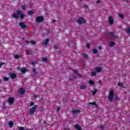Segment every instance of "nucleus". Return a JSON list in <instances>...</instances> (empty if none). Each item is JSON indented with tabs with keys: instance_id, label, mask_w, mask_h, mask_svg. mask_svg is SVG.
Listing matches in <instances>:
<instances>
[{
	"instance_id": "473e14b6",
	"label": "nucleus",
	"mask_w": 130,
	"mask_h": 130,
	"mask_svg": "<svg viewBox=\"0 0 130 130\" xmlns=\"http://www.w3.org/2000/svg\"><path fill=\"white\" fill-rule=\"evenodd\" d=\"M42 61L44 62H46L47 61V58L44 57L42 59Z\"/></svg>"
},
{
	"instance_id": "6e6552de",
	"label": "nucleus",
	"mask_w": 130,
	"mask_h": 130,
	"mask_svg": "<svg viewBox=\"0 0 130 130\" xmlns=\"http://www.w3.org/2000/svg\"><path fill=\"white\" fill-rule=\"evenodd\" d=\"M108 21L110 25H113V24H114V20H113V17H112V16H110Z\"/></svg>"
},
{
	"instance_id": "3c124183",
	"label": "nucleus",
	"mask_w": 130,
	"mask_h": 130,
	"mask_svg": "<svg viewBox=\"0 0 130 130\" xmlns=\"http://www.w3.org/2000/svg\"><path fill=\"white\" fill-rule=\"evenodd\" d=\"M102 49V47H101V46H99V50H101Z\"/></svg>"
},
{
	"instance_id": "052dcab7",
	"label": "nucleus",
	"mask_w": 130,
	"mask_h": 130,
	"mask_svg": "<svg viewBox=\"0 0 130 130\" xmlns=\"http://www.w3.org/2000/svg\"><path fill=\"white\" fill-rule=\"evenodd\" d=\"M3 104H4V106L6 105V104L5 103Z\"/></svg>"
},
{
	"instance_id": "f8f14e48",
	"label": "nucleus",
	"mask_w": 130,
	"mask_h": 130,
	"mask_svg": "<svg viewBox=\"0 0 130 130\" xmlns=\"http://www.w3.org/2000/svg\"><path fill=\"white\" fill-rule=\"evenodd\" d=\"M95 71L96 73H101L102 72V68L99 67L95 68Z\"/></svg>"
},
{
	"instance_id": "79ce46f5",
	"label": "nucleus",
	"mask_w": 130,
	"mask_h": 130,
	"mask_svg": "<svg viewBox=\"0 0 130 130\" xmlns=\"http://www.w3.org/2000/svg\"><path fill=\"white\" fill-rule=\"evenodd\" d=\"M115 101H117L118 100V96H117V95L115 96Z\"/></svg>"
},
{
	"instance_id": "c03bdc74",
	"label": "nucleus",
	"mask_w": 130,
	"mask_h": 130,
	"mask_svg": "<svg viewBox=\"0 0 130 130\" xmlns=\"http://www.w3.org/2000/svg\"><path fill=\"white\" fill-rule=\"evenodd\" d=\"M3 64H5V62H0V68H2V66H3Z\"/></svg>"
},
{
	"instance_id": "7c9ffc66",
	"label": "nucleus",
	"mask_w": 130,
	"mask_h": 130,
	"mask_svg": "<svg viewBox=\"0 0 130 130\" xmlns=\"http://www.w3.org/2000/svg\"><path fill=\"white\" fill-rule=\"evenodd\" d=\"M21 9H22V10H23L24 11L26 10V5H22Z\"/></svg>"
},
{
	"instance_id": "6e6d98bb",
	"label": "nucleus",
	"mask_w": 130,
	"mask_h": 130,
	"mask_svg": "<svg viewBox=\"0 0 130 130\" xmlns=\"http://www.w3.org/2000/svg\"><path fill=\"white\" fill-rule=\"evenodd\" d=\"M73 80H74V78H69V81H73Z\"/></svg>"
},
{
	"instance_id": "a19ab883",
	"label": "nucleus",
	"mask_w": 130,
	"mask_h": 130,
	"mask_svg": "<svg viewBox=\"0 0 130 130\" xmlns=\"http://www.w3.org/2000/svg\"><path fill=\"white\" fill-rule=\"evenodd\" d=\"M83 8H84V9H88V5H86V4L84 5H83Z\"/></svg>"
},
{
	"instance_id": "864d4df0",
	"label": "nucleus",
	"mask_w": 130,
	"mask_h": 130,
	"mask_svg": "<svg viewBox=\"0 0 130 130\" xmlns=\"http://www.w3.org/2000/svg\"><path fill=\"white\" fill-rule=\"evenodd\" d=\"M3 110H6L7 109V107H3Z\"/></svg>"
},
{
	"instance_id": "bb28decb",
	"label": "nucleus",
	"mask_w": 130,
	"mask_h": 130,
	"mask_svg": "<svg viewBox=\"0 0 130 130\" xmlns=\"http://www.w3.org/2000/svg\"><path fill=\"white\" fill-rule=\"evenodd\" d=\"M86 88H87V87H86V85H81L80 86V89H81V90H84V89H86Z\"/></svg>"
},
{
	"instance_id": "5fc2aeb1",
	"label": "nucleus",
	"mask_w": 130,
	"mask_h": 130,
	"mask_svg": "<svg viewBox=\"0 0 130 130\" xmlns=\"http://www.w3.org/2000/svg\"><path fill=\"white\" fill-rule=\"evenodd\" d=\"M101 2V1L100 0H98L96 1L97 4H100Z\"/></svg>"
},
{
	"instance_id": "bf43d9fd",
	"label": "nucleus",
	"mask_w": 130,
	"mask_h": 130,
	"mask_svg": "<svg viewBox=\"0 0 130 130\" xmlns=\"http://www.w3.org/2000/svg\"><path fill=\"white\" fill-rule=\"evenodd\" d=\"M55 22H56V20H52L53 23H55Z\"/></svg>"
},
{
	"instance_id": "423d86ee",
	"label": "nucleus",
	"mask_w": 130,
	"mask_h": 130,
	"mask_svg": "<svg viewBox=\"0 0 130 130\" xmlns=\"http://www.w3.org/2000/svg\"><path fill=\"white\" fill-rule=\"evenodd\" d=\"M19 26H20L22 29H27L28 28L27 25H26L23 22H20L19 23Z\"/></svg>"
},
{
	"instance_id": "8fccbe9b",
	"label": "nucleus",
	"mask_w": 130,
	"mask_h": 130,
	"mask_svg": "<svg viewBox=\"0 0 130 130\" xmlns=\"http://www.w3.org/2000/svg\"><path fill=\"white\" fill-rule=\"evenodd\" d=\"M24 42L26 44H29V42H28V41H24Z\"/></svg>"
},
{
	"instance_id": "9b49d317",
	"label": "nucleus",
	"mask_w": 130,
	"mask_h": 130,
	"mask_svg": "<svg viewBox=\"0 0 130 130\" xmlns=\"http://www.w3.org/2000/svg\"><path fill=\"white\" fill-rule=\"evenodd\" d=\"M53 48L56 50V51H57V52H60L61 51L60 48H59L58 46H56L55 45H54Z\"/></svg>"
},
{
	"instance_id": "aec40b11",
	"label": "nucleus",
	"mask_w": 130,
	"mask_h": 130,
	"mask_svg": "<svg viewBox=\"0 0 130 130\" xmlns=\"http://www.w3.org/2000/svg\"><path fill=\"white\" fill-rule=\"evenodd\" d=\"M28 15H34V11L33 10H30V11H28L27 12Z\"/></svg>"
},
{
	"instance_id": "4be33fe9",
	"label": "nucleus",
	"mask_w": 130,
	"mask_h": 130,
	"mask_svg": "<svg viewBox=\"0 0 130 130\" xmlns=\"http://www.w3.org/2000/svg\"><path fill=\"white\" fill-rule=\"evenodd\" d=\"M31 72H32L35 75H37V74H38V73L36 71V70L34 68L31 69Z\"/></svg>"
},
{
	"instance_id": "cd10ccee",
	"label": "nucleus",
	"mask_w": 130,
	"mask_h": 130,
	"mask_svg": "<svg viewBox=\"0 0 130 130\" xmlns=\"http://www.w3.org/2000/svg\"><path fill=\"white\" fill-rule=\"evenodd\" d=\"M115 45V43L113 42H111L110 43V46L112 47V46H114Z\"/></svg>"
},
{
	"instance_id": "603ef678",
	"label": "nucleus",
	"mask_w": 130,
	"mask_h": 130,
	"mask_svg": "<svg viewBox=\"0 0 130 130\" xmlns=\"http://www.w3.org/2000/svg\"><path fill=\"white\" fill-rule=\"evenodd\" d=\"M38 96H37V95H34V98H35V99H36V98H38Z\"/></svg>"
},
{
	"instance_id": "f03ea898",
	"label": "nucleus",
	"mask_w": 130,
	"mask_h": 130,
	"mask_svg": "<svg viewBox=\"0 0 130 130\" xmlns=\"http://www.w3.org/2000/svg\"><path fill=\"white\" fill-rule=\"evenodd\" d=\"M38 108V105H35L32 108H31L29 109V114L31 115H33V114H34L35 111H36V110H37Z\"/></svg>"
},
{
	"instance_id": "5701e85b",
	"label": "nucleus",
	"mask_w": 130,
	"mask_h": 130,
	"mask_svg": "<svg viewBox=\"0 0 130 130\" xmlns=\"http://www.w3.org/2000/svg\"><path fill=\"white\" fill-rule=\"evenodd\" d=\"M92 52H93V54H96V53H98V50L96 49H93Z\"/></svg>"
},
{
	"instance_id": "4468645a",
	"label": "nucleus",
	"mask_w": 130,
	"mask_h": 130,
	"mask_svg": "<svg viewBox=\"0 0 130 130\" xmlns=\"http://www.w3.org/2000/svg\"><path fill=\"white\" fill-rule=\"evenodd\" d=\"M9 75L10 78H11L12 79H16V78H17V75L15 73L10 74Z\"/></svg>"
},
{
	"instance_id": "e433bc0d",
	"label": "nucleus",
	"mask_w": 130,
	"mask_h": 130,
	"mask_svg": "<svg viewBox=\"0 0 130 130\" xmlns=\"http://www.w3.org/2000/svg\"><path fill=\"white\" fill-rule=\"evenodd\" d=\"M18 130H25V127L18 126Z\"/></svg>"
},
{
	"instance_id": "680f3d73",
	"label": "nucleus",
	"mask_w": 130,
	"mask_h": 130,
	"mask_svg": "<svg viewBox=\"0 0 130 130\" xmlns=\"http://www.w3.org/2000/svg\"><path fill=\"white\" fill-rule=\"evenodd\" d=\"M41 100H43V98H42V99H41Z\"/></svg>"
},
{
	"instance_id": "1a4fd4ad",
	"label": "nucleus",
	"mask_w": 130,
	"mask_h": 130,
	"mask_svg": "<svg viewBox=\"0 0 130 130\" xmlns=\"http://www.w3.org/2000/svg\"><path fill=\"white\" fill-rule=\"evenodd\" d=\"M14 101H15V99L14 98H10L8 99V103L9 105H13Z\"/></svg>"
},
{
	"instance_id": "c9c22d12",
	"label": "nucleus",
	"mask_w": 130,
	"mask_h": 130,
	"mask_svg": "<svg viewBox=\"0 0 130 130\" xmlns=\"http://www.w3.org/2000/svg\"><path fill=\"white\" fill-rule=\"evenodd\" d=\"M86 47L88 49H90V43H87V44H86Z\"/></svg>"
},
{
	"instance_id": "c756f323",
	"label": "nucleus",
	"mask_w": 130,
	"mask_h": 130,
	"mask_svg": "<svg viewBox=\"0 0 130 130\" xmlns=\"http://www.w3.org/2000/svg\"><path fill=\"white\" fill-rule=\"evenodd\" d=\"M14 58H15V59H19V58H20V55H15Z\"/></svg>"
},
{
	"instance_id": "2eb2a0df",
	"label": "nucleus",
	"mask_w": 130,
	"mask_h": 130,
	"mask_svg": "<svg viewBox=\"0 0 130 130\" xmlns=\"http://www.w3.org/2000/svg\"><path fill=\"white\" fill-rule=\"evenodd\" d=\"M80 112H81V111L80 110H72V113H73V114H78V113H80Z\"/></svg>"
},
{
	"instance_id": "0eeeda50",
	"label": "nucleus",
	"mask_w": 130,
	"mask_h": 130,
	"mask_svg": "<svg viewBox=\"0 0 130 130\" xmlns=\"http://www.w3.org/2000/svg\"><path fill=\"white\" fill-rule=\"evenodd\" d=\"M22 11L21 10H18L17 11V15H20L21 19H24L25 18V15L24 13H21Z\"/></svg>"
},
{
	"instance_id": "4c0bfd02",
	"label": "nucleus",
	"mask_w": 130,
	"mask_h": 130,
	"mask_svg": "<svg viewBox=\"0 0 130 130\" xmlns=\"http://www.w3.org/2000/svg\"><path fill=\"white\" fill-rule=\"evenodd\" d=\"M126 32L127 33V34H130V28H128L126 30Z\"/></svg>"
},
{
	"instance_id": "f257e3e1",
	"label": "nucleus",
	"mask_w": 130,
	"mask_h": 130,
	"mask_svg": "<svg viewBox=\"0 0 130 130\" xmlns=\"http://www.w3.org/2000/svg\"><path fill=\"white\" fill-rule=\"evenodd\" d=\"M114 96V90L113 89H112L110 91V93L109 94L108 96V100L110 101V102H112L113 101V97Z\"/></svg>"
},
{
	"instance_id": "b1692460",
	"label": "nucleus",
	"mask_w": 130,
	"mask_h": 130,
	"mask_svg": "<svg viewBox=\"0 0 130 130\" xmlns=\"http://www.w3.org/2000/svg\"><path fill=\"white\" fill-rule=\"evenodd\" d=\"M13 18H15V19H18V18H19V16H18V15H17V14L16 13H14L13 14Z\"/></svg>"
},
{
	"instance_id": "09e8293b",
	"label": "nucleus",
	"mask_w": 130,
	"mask_h": 130,
	"mask_svg": "<svg viewBox=\"0 0 130 130\" xmlns=\"http://www.w3.org/2000/svg\"><path fill=\"white\" fill-rule=\"evenodd\" d=\"M34 105V102H31L30 104V106H33Z\"/></svg>"
},
{
	"instance_id": "c85d7f7f",
	"label": "nucleus",
	"mask_w": 130,
	"mask_h": 130,
	"mask_svg": "<svg viewBox=\"0 0 130 130\" xmlns=\"http://www.w3.org/2000/svg\"><path fill=\"white\" fill-rule=\"evenodd\" d=\"M83 56L84 58H85V59H88V55H87V54H83Z\"/></svg>"
},
{
	"instance_id": "f3484780",
	"label": "nucleus",
	"mask_w": 130,
	"mask_h": 130,
	"mask_svg": "<svg viewBox=\"0 0 130 130\" xmlns=\"http://www.w3.org/2000/svg\"><path fill=\"white\" fill-rule=\"evenodd\" d=\"M21 71L22 74H25V73L27 72V69H26V68L25 67H23L22 68H21Z\"/></svg>"
},
{
	"instance_id": "a878e982",
	"label": "nucleus",
	"mask_w": 130,
	"mask_h": 130,
	"mask_svg": "<svg viewBox=\"0 0 130 130\" xmlns=\"http://www.w3.org/2000/svg\"><path fill=\"white\" fill-rule=\"evenodd\" d=\"M91 77H95L96 76V72L92 71L91 72Z\"/></svg>"
},
{
	"instance_id": "9d476101",
	"label": "nucleus",
	"mask_w": 130,
	"mask_h": 130,
	"mask_svg": "<svg viewBox=\"0 0 130 130\" xmlns=\"http://www.w3.org/2000/svg\"><path fill=\"white\" fill-rule=\"evenodd\" d=\"M49 44V39H46L45 40V41L42 43V45H45V46H47Z\"/></svg>"
},
{
	"instance_id": "f704fd0d",
	"label": "nucleus",
	"mask_w": 130,
	"mask_h": 130,
	"mask_svg": "<svg viewBox=\"0 0 130 130\" xmlns=\"http://www.w3.org/2000/svg\"><path fill=\"white\" fill-rule=\"evenodd\" d=\"M30 64H32V66H33L34 67L35 66V64H36V62L32 61L31 62H29Z\"/></svg>"
},
{
	"instance_id": "49530a36",
	"label": "nucleus",
	"mask_w": 130,
	"mask_h": 130,
	"mask_svg": "<svg viewBox=\"0 0 130 130\" xmlns=\"http://www.w3.org/2000/svg\"><path fill=\"white\" fill-rule=\"evenodd\" d=\"M43 123L45 126L47 125V123L46 122V120H44L43 122Z\"/></svg>"
},
{
	"instance_id": "393cba45",
	"label": "nucleus",
	"mask_w": 130,
	"mask_h": 130,
	"mask_svg": "<svg viewBox=\"0 0 130 130\" xmlns=\"http://www.w3.org/2000/svg\"><path fill=\"white\" fill-rule=\"evenodd\" d=\"M73 72H74V74H73V75H76V74H78V76H80V73H79V72L78 71H77V70H74L73 71Z\"/></svg>"
},
{
	"instance_id": "4d7b16f0",
	"label": "nucleus",
	"mask_w": 130,
	"mask_h": 130,
	"mask_svg": "<svg viewBox=\"0 0 130 130\" xmlns=\"http://www.w3.org/2000/svg\"><path fill=\"white\" fill-rule=\"evenodd\" d=\"M59 110H60V108L59 107V108H58V109H57V112H58V111H59Z\"/></svg>"
},
{
	"instance_id": "dca6fc26",
	"label": "nucleus",
	"mask_w": 130,
	"mask_h": 130,
	"mask_svg": "<svg viewBox=\"0 0 130 130\" xmlns=\"http://www.w3.org/2000/svg\"><path fill=\"white\" fill-rule=\"evenodd\" d=\"M74 127L76 129L82 130V128H81V126L79 125V124H76L74 126Z\"/></svg>"
},
{
	"instance_id": "de8ad7c7",
	"label": "nucleus",
	"mask_w": 130,
	"mask_h": 130,
	"mask_svg": "<svg viewBox=\"0 0 130 130\" xmlns=\"http://www.w3.org/2000/svg\"><path fill=\"white\" fill-rule=\"evenodd\" d=\"M119 16L121 18V19H123V15L122 14H119Z\"/></svg>"
},
{
	"instance_id": "ea45409f",
	"label": "nucleus",
	"mask_w": 130,
	"mask_h": 130,
	"mask_svg": "<svg viewBox=\"0 0 130 130\" xmlns=\"http://www.w3.org/2000/svg\"><path fill=\"white\" fill-rule=\"evenodd\" d=\"M29 54H30V55H32V54H33V50H29Z\"/></svg>"
},
{
	"instance_id": "ddd939ff",
	"label": "nucleus",
	"mask_w": 130,
	"mask_h": 130,
	"mask_svg": "<svg viewBox=\"0 0 130 130\" xmlns=\"http://www.w3.org/2000/svg\"><path fill=\"white\" fill-rule=\"evenodd\" d=\"M25 92H26V90H25V89L24 88H20L19 90V93L20 95H23L25 94Z\"/></svg>"
},
{
	"instance_id": "a211bd4d",
	"label": "nucleus",
	"mask_w": 130,
	"mask_h": 130,
	"mask_svg": "<svg viewBox=\"0 0 130 130\" xmlns=\"http://www.w3.org/2000/svg\"><path fill=\"white\" fill-rule=\"evenodd\" d=\"M118 86L119 87H121V88H126L125 86H124L123 85V83H122L119 82V83H118Z\"/></svg>"
},
{
	"instance_id": "a18cd8bd",
	"label": "nucleus",
	"mask_w": 130,
	"mask_h": 130,
	"mask_svg": "<svg viewBox=\"0 0 130 130\" xmlns=\"http://www.w3.org/2000/svg\"><path fill=\"white\" fill-rule=\"evenodd\" d=\"M4 79V80H5L6 81H9V78H8V77H5Z\"/></svg>"
},
{
	"instance_id": "37998d69",
	"label": "nucleus",
	"mask_w": 130,
	"mask_h": 130,
	"mask_svg": "<svg viewBox=\"0 0 130 130\" xmlns=\"http://www.w3.org/2000/svg\"><path fill=\"white\" fill-rule=\"evenodd\" d=\"M100 128L102 130L104 129V126H103V125H101Z\"/></svg>"
},
{
	"instance_id": "58836bf2",
	"label": "nucleus",
	"mask_w": 130,
	"mask_h": 130,
	"mask_svg": "<svg viewBox=\"0 0 130 130\" xmlns=\"http://www.w3.org/2000/svg\"><path fill=\"white\" fill-rule=\"evenodd\" d=\"M30 43L31 44H32V45H35V44H36V42H35L34 41H30Z\"/></svg>"
},
{
	"instance_id": "13d9d810",
	"label": "nucleus",
	"mask_w": 130,
	"mask_h": 130,
	"mask_svg": "<svg viewBox=\"0 0 130 130\" xmlns=\"http://www.w3.org/2000/svg\"><path fill=\"white\" fill-rule=\"evenodd\" d=\"M99 84H102V82L101 81V80L99 81Z\"/></svg>"
},
{
	"instance_id": "72a5a7b5",
	"label": "nucleus",
	"mask_w": 130,
	"mask_h": 130,
	"mask_svg": "<svg viewBox=\"0 0 130 130\" xmlns=\"http://www.w3.org/2000/svg\"><path fill=\"white\" fill-rule=\"evenodd\" d=\"M97 92H98V90L95 89V90H94L93 91H92V95H95V94H96V93H97Z\"/></svg>"
},
{
	"instance_id": "6ab92c4d",
	"label": "nucleus",
	"mask_w": 130,
	"mask_h": 130,
	"mask_svg": "<svg viewBox=\"0 0 130 130\" xmlns=\"http://www.w3.org/2000/svg\"><path fill=\"white\" fill-rule=\"evenodd\" d=\"M8 125H10V127H13L14 126V122L13 121H9L8 122Z\"/></svg>"
},
{
	"instance_id": "412c9836",
	"label": "nucleus",
	"mask_w": 130,
	"mask_h": 130,
	"mask_svg": "<svg viewBox=\"0 0 130 130\" xmlns=\"http://www.w3.org/2000/svg\"><path fill=\"white\" fill-rule=\"evenodd\" d=\"M88 104L90 105H94V106H96V107H98V105L96 104V103L95 102L89 103Z\"/></svg>"
},
{
	"instance_id": "7ed1b4c3",
	"label": "nucleus",
	"mask_w": 130,
	"mask_h": 130,
	"mask_svg": "<svg viewBox=\"0 0 130 130\" xmlns=\"http://www.w3.org/2000/svg\"><path fill=\"white\" fill-rule=\"evenodd\" d=\"M106 35L108 37H111V38H115V35H114V33L112 32H106Z\"/></svg>"
},
{
	"instance_id": "20e7f679",
	"label": "nucleus",
	"mask_w": 130,
	"mask_h": 130,
	"mask_svg": "<svg viewBox=\"0 0 130 130\" xmlns=\"http://www.w3.org/2000/svg\"><path fill=\"white\" fill-rule=\"evenodd\" d=\"M36 21L38 23H41L44 21V18L43 16H39L37 17Z\"/></svg>"
},
{
	"instance_id": "39448f33",
	"label": "nucleus",
	"mask_w": 130,
	"mask_h": 130,
	"mask_svg": "<svg viewBox=\"0 0 130 130\" xmlns=\"http://www.w3.org/2000/svg\"><path fill=\"white\" fill-rule=\"evenodd\" d=\"M77 23L80 25H82V24H85V19L83 18H79L77 20Z\"/></svg>"
},
{
	"instance_id": "2f4dec72",
	"label": "nucleus",
	"mask_w": 130,
	"mask_h": 130,
	"mask_svg": "<svg viewBox=\"0 0 130 130\" xmlns=\"http://www.w3.org/2000/svg\"><path fill=\"white\" fill-rule=\"evenodd\" d=\"M89 84H90V85H94V81L93 80H89Z\"/></svg>"
}]
</instances>
